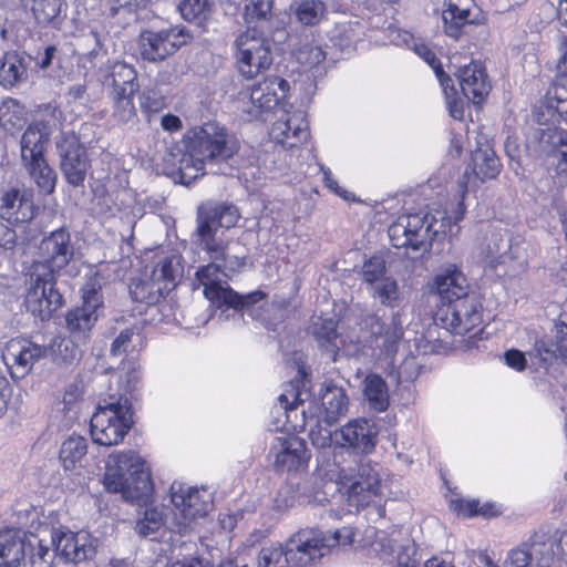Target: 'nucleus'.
I'll list each match as a JSON object with an SVG mask.
<instances>
[{"label":"nucleus","instance_id":"obj_63","mask_svg":"<svg viewBox=\"0 0 567 567\" xmlns=\"http://www.w3.org/2000/svg\"><path fill=\"white\" fill-rule=\"evenodd\" d=\"M17 244V234L8 226L0 224V248L11 250Z\"/></svg>","mask_w":567,"mask_h":567},{"label":"nucleus","instance_id":"obj_11","mask_svg":"<svg viewBox=\"0 0 567 567\" xmlns=\"http://www.w3.org/2000/svg\"><path fill=\"white\" fill-rule=\"evenodd\" d=\"M236 66L241 76L254 79L267 71L272 64L271 42L257 27L249 25L234 43Z\"/></svg>","mask_w":567,"mask_h":567},{"label":"nucleus","instance_id":"obj_53","mask_svg":"<svg viewBox=\"0 0 567 567\" xmlns=\"http://www.w3.org/2000/svg\"><path fill=\"white\" fill-rule=\"evenodd\" d=\"M322 419H315L303 425H310L309 439L313 446L324 449L334 444V431L332 432L329 426H322Z\"/></svg>","mask_w":567,"mask_h":567},{"label":"nucleus","instance_id":"obj_51","mask_svg":"<svg viewBox=\"0 0 567 567\" xmlns=\"http://www.w3.org/2000/svg\"><path fill=\"white\" fill-rule=\"evenodd\" d=\"M164 525L163 512L156 507H147L144 515L136 522L135 530L144 537L155 535Z\"/></svg>","mask_w":567,"mask_h":567},{"label":"nucleus","instance_id":"obj_12","mask_svg":"<svg viewBox=\"0 0 567 567\" xmlns=\"http://www.w3.org/2000/svg\"><path fill=\"white\" fill-rule=\"evenodd\" d=\"M379 465L368 458L339 474L340 489L347 495L352 506H365L374 502L381 494V478Z\"/></svg>","mask_w":567,"mask_h":567},{"label":"nucleus","instance_id":"obj_7","mask_svg":"<svg viewBox=\"0 0 567 567\" xmlns=\"http://www.w3.org/2000/svg\"><path fill=\"white\" fill-rule=\"evenodd\" d=\"M220 265L210 262L200 267L193 281L194 288L203 287L205 297L218 308H233L248 311L254 305L266 298V293L256 290L247 295H239L223 279L225 276Z\"/></svg>","mask_w":567,"mask_h":567},{"label":"nucleus","instance_id":"obj_19","mask_svg":"<svg viewBox=\"0 0 567 567\" xmlns=\"http://www.w3.org/2000/svg\"><path fill=\"white\" fill-rule=\"evenodd\" d=\"M364 322L370 333L371 347L385 357H393L404 334L403 315L396 311L389 321H383L373 315L369 316Z\"/></svg>","mask_w":567,"mask_h":567},{"label":"nucleus","instance_id":"obj_44","mask_svg":"<svg viewBox=\"0 0 567 567\" xmlns=\"http://www.w3.org/2000/svg\"><path fill=\"white\" fill-rule=\"evenodd\" d=\"M35 22L41 27L55 25L59 21L62 1L61 0H25Z\"/></svg>","mask_w":567,"mask_h":567},{"label":"nucleus","instance_id":"obj_9","mask_svg":"<svg viewBox=\"0 0 567 567\" xmlns=\"http://www.w3.org/2000/svg\"><path fill=\"white\" fill-rule=\"evenodd\" d=\"M337 530L333 535H326L317 529H303L296 533L285 545V561L297 567H306L327 555L331 548L352 542L348 529Z\"/></svg>","mask_w":567,"mask_h":567},{"label":"nucleus","instance_id":"obj_32","mask_svg":"<svg viewBox=\"0 0 567 567\" xmlns=\"http://www.w3.org/2000/svg\"><path fill=\"white\" fill-rule=\"evenodd\" d=\"M25 556V542L20 532L0 530V567H17Z\"/></svg>","mask_w":567,"mask_h":567},{"label":"nucleus","instance_id":"obj_1","mask_svg":"<svg viewBox=\"0 0 567 567\" xmlns=\"http://www.w3.org/2000/svg\"><path fill=\"white\" fill-rule=\"evenodd\" d=\"M184 144L185 153L179 159L178 172L185 185L205 175L207 166L213 173H218L213 167L227 163L239 150L235 135L216 122L187 131Z\"/></svg>","mask_w":567,"mask_h":567},{"label":"nucleus","instance_id":"obj_39","mask_svg":"<svg viewBox=\"0 0 567 567\" xmlns=\"http://www.w3.org/2000/svg\"><path fill=\"white\" fill-rule=\"evenodd\" d=\"M337 327L338 322L332 318H316L310 327L311 334L317 340L319 347L332 354H336L338 350L337 340L339 333Z\"/></svg>","mask_w":567,"mask_h":567},{"label":"nucleus","instance_id":"obj_62","mask_svg":"<svg viewBox=\"0 0 567 567\" xmlns=\"http://www.w3.org/2000/svg\"><path fill=\"white\" fill-rule=\"evenodd\" d=\"M374 550L381 553L383 557H391L395 554L398 546L384 534L374 542Z\"/></svg>","mask_w":567,"mask_h":567},{"label":"nucleus","instance_id":"obj_3","mask_svg":"<svg viewBox=\"0 0 567 567\" xmlns=\"http://www.w3.org/2000/svg\"><path fill=\"white\" fill-rule=\"evenodd\" d=\"M103 484L107 492L121 493L127 502H145L153 486L145 462L134 451L114 452L105 464Z\"/></svg>","mask_w":567,"mask_h":567},{"label":"nucleus","instance_id":"obj_14","mask_svg":"<svg viewBox=\"0 0 567 567\" xmlns=\"http://www.w3.org/2000/svg\"><path fill=\"white\" fill-rule=\"evenodd\" d=\"M192 39L189 31L179 25L158 31H143L138 39V52L143 60L156 63L174 54Z\"/></svg>","mask_w":567,"mask_h":567},{"label":"nucleus","instance_id":"obj_20","mask_svg":"<svg viewBox=\"0 0 567 567\" xmlns=\"http://www.w3.org/2000/svg\"><path fill=\"white\" fill-rule=\"evenodd\" d=\"M288 90L289 83L285 79L278 76L266 78L251 87L244 111L250 118H259L264 113L274 110L286 96Z\"/></svg>","mask_w":567,"mask_h":567},{"label":"nucleus","instance_id":"obj_34","mask_svg":"<svg viewBox=\"0 0 567 567\" xmlns=\"http://www.w3.org/2000/svg\"><path fill=\"white\" fill-rule=\"evenodd\" d=\"M79 340L71 337H55L48 348V354L59 365H73L82 357V349Z\"/></svg>","mask_w":567,"mask_h":567},{"label":"nucleus","instance_id":"obj_49","mask_svg":"<svg viewBox=\"0 0 567 567\" xmlns=\"http://www.w3.org/2000/svg\"><path fill=\"white\" fill-rule=\"evenodd\" d=\"M296 61L305 69L311 70L319 66L326 60V51L313 40L306 41L293 51Z\"/></svg>","mask_w":567,"mask_h":567},{"label":"nucleus","instance_id":"obj_64","mask_svg":"<svg viewBox=\"0 0 567 567\" xmlns=\"http://www.w3.org/2000/svg\"><path fill=\"white\" fill-rule=\"evenodd\" d=\"M400 551L396 554L398 567H416L415 561L411 559V553L414 554V548L411 545H401Z\"/></svg>","mask_w":567,"mask_h":567},{"label":"nucleus","instance_id":"obj_22","mask_svg":"<svg viewBox=\"0 0 567 567\" xmlns=\"http://www.w3.org/2000/svg\"><path fill=\"white\" fill-rule=\"evenodd\" d=\"M40 251L44 260L34 265H45L53 274L60 271L74 257L75 247L70 231L64 227L52 231L41 240Z\"/></svg>","mask_w":567,"mask_h":567},{"label":"nucleus","instance_id":"obj_57","mask_svg":"<svg viewBox=\"0 0 567 567\" xmlns=\"http://www.w3.org/2000/svg\"><path fill=\"white\" fill-rule=\"evenodd\" d=\"M282 558V548L264 547L259 553L257 567H281Z\"/></svg>","mask_w":567,"mask_h":567},{"label":"nucleus","instance_id":"obj_28","mask_svg":"<svg viewBox=\"0 0 567 567\" xmlns=\"http://www.w3.org/2000/svg\"><path fill=\"white\" fill-rule=\"evenodd\" d=\"M434 288L441 299V307L456 302L473 292H470V285L464 274L455 266L445 269L434 278Z\"/></svg>","mask_w":567,"mask_h":567},{"label":"nucleus","instance_id":"obj_25","mask_svg":"<svg viewBox=\"0 0 567 567\" xmlns=\"http://www.w3.org/2000/svg\"><path fill=\"white\" fill-rule=\"evenodd\" d=\"M377 432L367 419H354L334 431V445L370 453L375 446Z\"/></svg>","mask_w":567,"mask_h":567},{"label":"nucleus","instance_id":"obj_23","mask_svg":"<svg viewBox=\"0 0 567 567\" xmlns=\"http://www.w3.org/2000/svg\"><path fill=\"white\" fill-rule=\"evenodd\" d=\"M61 156V171L72 186H81L86 177L89 159L85 147L76 137L64 138L58 144Z\"/></svg>","mask_w":567,"mask_h":567},{"label":"nucleus","instance_id":"obj_37","mask_svg":"<svg viewBox=\"0 0 567 567\" xmlns=\"http://www.w3.org/2000/svg\"><path fill=\"white\" fill-rule=\"evenodd\" d=\"M86 453V439L81 435L72 434L62 442L59 457L63 467L66 471H72L78 465H81Z\"/></svg>","mask_w":567,"mask_h":567},{"label":"nucleus","instance_id":"obj_40","mask_svg":"<svg viewBox=\"0 0 567 567\" xmlns=\"http://www.w3.org/2000/svg\"><path fill=\"white\" fill-rule=\"evenodd\" d=\"M134 94L124 93V90L121 92H109V99L112 103L111 116L116 124H128L136 118L137 112L134 104Z\"/></svg>","mask_w":567,"mask_h":567},{"label":"nucleus","instance_id":"obj_15","mask_svg":"<svg viewBox=\"0 0 567 567\" xmlns=\"http://www.w3.org/2000/svg\"><path fill=\"white\" fill-rule=\"evenodd\" d=\"M483 321V308L477 296L472 293L456 302L440 307L435 322L454 334L464 336Z\"/></svg>","mask_w":567,"mask_h":567},{"label":"nucleus","instance_id":"obj_6","mask_svg":"<svg viewBox=\"0 0 567 567\" xmlns=\"http://www.w3.org/2000/svg\"><path fill=\"white\" fill-rule=\"evenodd\" d=\"M440 219L431 214L419 212L400 215L388 229L389 239L395 248H410L425 252L432 247V241L440 233H445V218L437 212Z\"/></svg>","mask_w":567,"mask_h":567},{"label":"nucleus","instance_id":"obj_50","mask_svg":"<svg viewBox=\"0 0 567 567\" xmlns=\"http://www.w3.org/2000/svg\"><path fill=\"white\" fill-rule=\"evenodd\" d=\"M372 295L380 302L388 307H395L401 300L402 293L395 279L383 278L379 284L372 287Z\"/></svg>","mask_w":567,"mask_h":567},{"label":"nucleus","instance_id":"obj_47","mask_svg":"<svg viewBox=\"0 0 567 567\" xmlns=\"http://www.w3.org/2000/svg\"><path fill=\"white\" fill-rule=\"evenodd\" d=\"M298 21L303 25H316L327 16V6L322 0H300L295 9Z\"/></svg>","mask_w":567,"mask_h":567},{"label":"nucleus","instance_id":"obj_55","mask_svg":"<svg viewBox=\"0 0 567 567\" xmlns=\"http://www.w3.org/2000/svg\"><path fill=\"white\" fill-rule=\"evenodd\" d=\"M272 0H249L246 4L247 22L251 24L254 21L265 22L270 14Z\"/></svg>","mask_w":567,"mask_h":567},{"label":"nucleus","instance_id":"obj_30","mask_svg":"<svg viewBox=\"0 0 567 567\" xmlns=\"http://www.w3.org/2000/svg\"><path fill=\"white\" fill-rule=\"evenodd\" d=\"M525 543L536 566L550 567L553 565L557 540L548 529L539 528Z\"/></svg>","mask_w":567,"mask_h":567},{"label":"nucleus","instance_id":"obj_45","mask_svg":"<svg viewBox=\"0 0 567 567\" xmlns=\"http://www.w3.org/2000/svg\"><path fill=\"white\" fill-rule=\"evenodd\" d=\"M364 396L370 406L378 411H385L389 406V394L385 381L378 374H370L364 380Z\"/></svg>","mask_w":567,"mask_h":567},{"label":"nucleus","instance_id":"obj_27","mask_svg":"<svg viewBox=\"0 0 567 567\" xmlns=\"http://www.w3.org/2000/svg\"><path fill=\"white\" fill-rule=\"evenodd\" d=\"M460 89L464 96L473 103H481L491 91V82L481 62L471 61L455 71Z\"/></svg>","mask_w":567,"mask_h":567},{"label":"nucleus","instance_id":"obj_31","mask_svg":"<svg viewBox=\"0 0 567 567\" xmlns=\"http://www.w3.org/2000/svg\"><path fill=\"white\" fill-rule=\"evenodd\" d=\"M471 158L473 173L481 181L495 178L501 172L499 159L486 138L484 142H477Z\"/></svg>","mask_w":567,"mask_h":567},{"label":"nucleus","instance_id":"obj_46","mask_svg":"<svg viewBox=\"0 0 567 567\" xmlns=\"http://www.w3.org/2000/svg\"><path fill=\"white\" fill-rule=\"evenodd\" d=\"M182 272L183 266L181 264V257L172 255L158 260L152 275L158 282L165 285L166 291L169 292L176 286V280L182 276Z\"/></svg>","mask_w":567,"mask_h":567},{"label":"nucleus","instance_id":"obj_13","mask_svg":"<svg viewBox=\"0 0 567 567\" xmlns=\"http://www.w3.org/2000/svg\"><path fill=\"white\" fill-rule=\"evenodd\" d=\"M63 303V296L56 288L55 274L45 265H33L25 295L28 310L44 321Z\"/></svg>","mask_w":567,"mask_h":567},{"label":"nucleus","instance_id":"obj_60","mask_svg":"<svg viewBox=\"0 0 567 567\" xmlns=\"http://www.w3.org/2000/svg\"><path fill=\"white\" fill-rule=\"evenodd\" d=\"M555 330L557 351L561 355H567V312H564L559 316V319L555 324Z\"/></svg>","mask_w":567,"mask_h":567},{"label":"nucleus","instance_id":"obj_24","mask_svg":"<svg viewBox=\"0 0 567 567\" xmlns=\"http://www.w3.org/2000/svg\"><path fill=\"white\" fill-rule=\"evenodd\" d=\"M35 207L30 190L10 188L0 193V218L11 225L25 224L33 219Z\"/></svg>","mask_w":567,"mask_h":567},{"label":"nucleus","instance_id":"obj_43","mask_svg":"<svg viewBox=\"0 0 567 567\" xmlns=\"http://www.w3.org/2000/svg\"><path fill=\"white\" fill-rule=\"evenodd\" d=\"M31 178L43 194H51L55 188L56 174L48 165L44 157H38L34 161L23 163Z\"/></svg>","mask_w":567,"mask_h":567},{"label":"nucleus","instance_id":"obj_48","mask_svg":"<svg viewBox=\"0 0 567 567\" xmlns=\"http://www.w3.org/2000/svg\"><path fill=\"white\" fill-rule=\"evenodd\" d=\"M24 124V111L18 101L8 99L0 105V125L13 134Z\"/></svg>","mask_w":567,"mask_h":567},{"label":"nucleus","instance_id":"obj_18","mask_svg":"<svg viewBox=\"0 0 567 567\" xmlns=\"http://www.w3.org/2000/svg\"><path fill=\"white\" fill-rule=\"evenodd\" d=\"M48 354V348L28 339H11L3 352L2 360L13 379L28 375L34 364Z\"/></svg>","mask_w":567,"mask_h":567},{"label":"nucleus","instance_id":"obj_33","mask_svg":"<svg viewBox=\"0 0 567 567\" xmlns=\"http://www.w3.org/2000/svg\"><path fill=\"white\" fill-rule=\"evenodd\" d=\"M105 84L113 92L124 90V93H136L140 89L135 68L121 61L112 64L110 73L105 76Z\"/></svg>","mask_w":567,"mask_h":567},{"label":"nucleus","instance_id":"obj_42","mask_svg":"<svg viewBox=\"0 0 567 567\" xmlns=\"http://www.w3.org/2000/svg\"><path fill=\"white\" fill-rule=\"evenodd\" d=\"M491 257L498 259L499 262L506 260H517L520 265L526 262L527 254L523 241L514 240L509 237H499L489 250Z\"/></svg>","mask_w":567,"mask_h":567},{"label":"nucleus","instance_id":"obj_29","mask_svg":"<svg viewBox=\"0 0 567 567\" xmlns=\"http://www.w3.org/2000/svg\"><path fill=\"white\" fill-rule=\"evenodd\" d=\"M445 6L442 19L446 34L452 38L456 39L465 24L478 21V9L474 0H445Z\"/></svg>","mask_w":567,"mask_h":567},{"label":"nucleus","instance_id":"obj_52","mask_svg":"<svg viewBox=\"0 0 567 567\" xmlns=\"http://www.w3.org/2000/svg\"><path fill=\"white\" fill-rule=\"evenodd\" d=\"M415 53L422 58L434 71L442 90L445 96H449V84L452 82V79L445 74L442 64L437 60L435 53L425 44H415L414 45Z\"/></svg>","mask_w":567,"mask_h":567},{"label":"nucleus","instance_id":"obj_54","mask_svg":"<svg viewBox=\"0 0 567 567\" xmlns=\"http://www.w3.org/2000/svg\"><path fill=\"white\" fill-rule=\"evenodd\" d=\"M361 272L363 280L373 287L385 278V262L381 257H372L363 264Z\"/></svg>","mask_w":567,"mask_h":567},{"label":"nucleus","instance_id":"obj_38","mask_svg":"<svg viewBox=\"0 0 567 567\" xmlns=\"http://www.w3.org/2000/svg\"><path fill=\"white\" fill-rule=\"evenodd\" d=\"M25 80L27 66L23 58L17 52L6 53L0 65V84L10 87Z\"/></svg>","mask_w":567,"mask_h":567},{"label":"nucleus","instance_id":"obj_59","mask_svg":"<svg viewBox=\"0 0 567 567\" xmlns=\"http://www.w3.org/2000/svg\"><path fill=\"white\" fill-rule=\"evenodd\" d=\"M136 334L135 329L130 327L120 332L111 344V354L121 355L130 351L132 338Z\"/></svg>","mask_w":567,"mask_h":567},{"label":"nucleus","instance_id":"obj_10","mask_svg":"<svg viewBox=\"0 0 567 567\" xmlns=\"http://www.w3.org/2000/svg\"><path fill=\"white\" fill-rule=\"evenodd\" d=\"M173 503L169 528L179 535L188 534L197 518L204 517L212 507V496L206 488L186 486L174 482L171 486Z\"/></svg>","mask_w":567,"mask_h":567},{"label":"nucleus","instance_id":"obj_4","mask_svg":"<svg viewBox=\"0 0 567 567\" xmlns=\"http://www.w3.org/2000/svg\"><path fill=\"white\" fill-rule=\"evenodd\" d=\"M239 212L233 204L206 202L198 206L196 231L204 250L213 260H223L224 267L235 269L244 265V260L228 255V244L218 236L220 228L235 226Z\"/></svg>","mask_w":567,"mask_h":567},{"label":"nucleus","instance_id":"obj_8","mask_svg":"<svg viewBox=\"0 0 567 567\" xmlns=\"http://www.w3.org/2000/svg\"><path fill=\"white\" fill-rule=\"evenodd\" d=\"M132 406L127 398H111L100 404L91 417V436L94 443L103 446L118 444L133 424Z\"/></svg>","mask_w":567,"mask_h":567},{"label":"nucleus","instance_id":"obj_41","mask_svg":"<svg viewBox=\"0 0 567 567\" xmlns=\"http://www.w3.org/2000/svg\"><path fill=\"white\" fill-rule=\"evenodd\" d=\"M45 142L47 134L38 125H30L20 141L22 162L43 157Z\"/></svg>","mask_w":567,"mask_h":567},{"label":"nucleus","instance_id":"obj_56","mask_svg":"<svg viewBox=\"0 0 567 567\" xmlns=\"http://www.w3.org/2000/svg\"><path fill=\"white\" fill-rule=\"evenodd\" d=\"M141 109L148 113H155L164 106V99L155 89H145L138 95Z\"/></svg>","mask_w":567,"mask_h":567},{"label":"nucleus","instance_id":"obj_36","mask_svg":"<svg viewBox=\"0 0 567 567\" xmlns=\"http://www.w3.org/2000/svg\"><path fill=\"white\" fill-rule=\"evenodd\" d=\"M214 8V0H183L178 4L183 19L200 28L209 22Z\"/></svg>","mask_w":567,"mask_h":567},{"label":"nucleus","instance_id":"obj_5","mask_svg":"<svg viewBox=\"0 0 567 567\" xmlns=\"http://www.w3.org/2000/svg\"><path fill=\"white\" fill-rule=\"evenodd\" d=\"M303 395L308 396L309 394L307 391L300 390L298 382H290L279 395L278 400L280 406L287 413L301 408L305 423L311 422L315 419H322L326 425L332 426L348 411V396L346 391L343 388L336 384L324 385L320 395V403L316 400H311L306 405Z\"/></svg>","mask_w":567,"mask_h":567},{"label":"nucleus","instance_id":"obj_2","mask_svg":"<svg viewBox=\"0 0 567 567\" xmlns=\"http://www.w3.org/2000/svg\"><path fill=\"white\" fill-rule=\"evenodd\" d=\"M31 548L30 561L33 567H50L60 556L65 561L80 563L92 558L96 550L87 533L45 527L28 540Z\"/></svg>","mask_w":567,"mask_h":567},{"label":"nucleus","instance_id":"obj_16","mask_svg":"<svg viewBox=\"0 0 567 567\" xmlns=\"http://www.w3.org/2000/svg\"><path fill=\"white\" fill-rule=\"evenodd\" d=\"M82 306L70 310L65 316L66 329L70 334L85 342L99 318V310L103 307V296L100 285L90 280L83 288Z\"/></svg>","mask_w":567,"mask_h":567},{"label":"nucleus","instance_id":"obj_35","mask_svg":"<svg viewBox=\"0 0 567 567\" xmlns=\"http://www.w3.org/2000/svg\"><path fill=\"white\" fill-rule=\"evenodd\" d=\"M130 293L133 300L137 302L155 305L168 292L166 291V286L158 282L151 274V276L145 275L134 281L130 287Z\"/></svg>","mask_w":567,"mask_h":567},{"label":"nucleus","instance_id":"obj_61","mask_svg":"<svg viewBox=\"0 0 567 567\" xmlns=\"http://www.w3.org/2000/svg\"><path fill=\"white\" fill-rule=\"evenodd\" d=\"M504 361L509 368L516 371H523L526 367L525 354L516 349L507 350L504 353Z\"/></svg>","mask_w":567,"mask_h":567},{"label":"nucleus","instance_id":"obj_26","mask_svg":"<svg viewBox=\"0 0 567 567\" xmlns=\"http://www.w3.org/2000/svg\"><path fill=\"white\" fill-rule=\"evenodd\" d=\"M270 138L284 148H293L309 137L308 122L302 112L287 113L278 118L269 132Z\"/></svg>","mask_w":567,"mask_h":567},{"label":"nucleus","instance_id":"obj_21","mask_svg":"<svg viewBox=\"0 0 567 567\" xmlns=\"http://www.w3.org/2000/svg\"><path fill=\"white\" fill-rule=\"evenodd\" d=\"M269 454L279 472H298L307 466L309 454L303 439L296 435L276 436Z\"/></svg>","mask_w":567,"mask_h":567},{"label":"nucleus","instance_id":"obj_17","mask_svg":"<svg viewBox=\"0 0 567 567\" xmlns=\"http://www.w3.org/2000/svg\"><path fill=\"white\" fill-rule=\"evenodd\" d=\"M534 118L539 124L535 128L534 136L540 144L555 145L561 142V133L549 124L550 118L558 115L567 124V89L555 87L554 95L546 103H540L534 109Z\"/></svg>","mask_w":567,"mask_h":567},{"label":"nucleus","instance_id":"obj_58","mask_svg":"<svg viewBox=\"0 0 567 567\" xmlns=\"http://www.w3.org/2000/svg\"><path fill=\"white\" fill-rule=\"evenodd\" d=\"M505 563L513 567H527L528 565L534 564L526 543L524 542L516 548L512 549L508 553Z\"/></svg>","mask_w":567,"mask_h":567}]
</instances>
